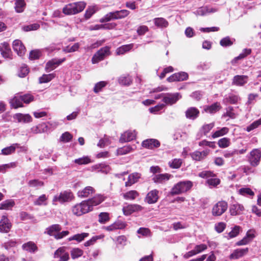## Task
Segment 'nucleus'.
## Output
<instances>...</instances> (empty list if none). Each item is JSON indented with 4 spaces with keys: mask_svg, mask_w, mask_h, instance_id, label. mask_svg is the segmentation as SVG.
Masks as SVG:
<instances>
[{
    "mask_svg": "<svg viewBox=\"0 0 261 261\" xmlns=\"http://www.w3.org/2000/svg\"><path fill=\"white\" fill-rule=\"evenodd\" d=\"M110 220L109 214L106 212L100 213L98 215V221L101 224H105Z\"/></svg>",
    "mask_w": 261,
    "mask_h": 261,
    "instance_id": "nucleus-50",
    "label": "nucleus"
},
{
    "mask_svg": "<svg viewBox=\"0 0 261 261\" xmlns=\"http://www.w3.org/2000/svg\"><path fill=\"white\" fill-rule=\"evenodd\" d=\"M142 207L138 204H130L123 208V212L125 215L128 216L135 211H141Z\"/></svg>",
    "mask_w": 261,
    "mask_h": 261,
    "instance_id": "nucleus-21",
    "label": "nucleus"
},
{
    "mask_svg": "<svg viewBox=\"0 0 261 261\" xmlns=\"http://www.w3.org/2000/svg\"><path fill=\"white\" fill-rule=\"evenodd\" d=\"M15 5V9L17 12L21 13L23 11L25 6L24 0H16Z\"/></svg>",
    "mask_w": 261,
    "mask_h": 261,
    "instance_id": "nucleus-39",
    "label": "nucleus"
},
{
    "mask_svg": "<svg viewBox=\"0 0 261 261\" xmlns=\"http://www.w3.org/2000/svg\"><path fill=\"white\" fill-rule=\"evenodd\" d=\"M218 144L221 148H226L229 145L230 140L227 138H222L218 141Z\"/></svg>",
    "mask_w": 261,
    "mask_h": 261,
    "instance_id": "nucleus-57",
    "label": "nucleus"
},
{
    "mask_svg": "<svg viewBox=\"0 0 261 261\" xmlns=\"http://www.w3.org/2000/svg\"><path fill=\"white\" fill-rule=\"evenodd\" d=\"M239 193L243 196H251L254 195V192L249 188H242L239 189Z\"/></svg>",
    "mask_w": 261,
    "mask_h": 261,
    "instance_id": "nucleus-53",
    "label": "nucleus"
},
{
    "mask_svg": "<svg viewBox=\"0 0 261 261\" xmlns=\"http://www.w3.org/2000/svg\"><path fill=\"white\" fill-rule=\"evenodd\" d=\"M260 159V150L259 149H254L250 152L248 161L251 166L256 167L259 164Z\"/></svg>",
    "mask_w": 261,
    "mask_h": 261,
    "instance_id": "nucleus-7",
    "label": "nucleus"
},
{
    "mask_svg": "<svg viewBox=\"0 0 261 261\" xmlns=\"http://www.w3.org/2000/svg\"><path fill=\"white\" fill-rule=\"evenodd\" d=\"M40 28L38 23H33L29 25L23 27L22 29L24 31L28 32L30 31L37 30Z\"/></svg>",
    "mask_w": 261,
    "mask_h": 261,
    "instance_id": "nucleus-63",
    "label": "nucleus"
},
{
    "mask_svg": "<svg viewBox=\"0 0 261 261\" xmlns=\"http://www.w3.org/2000/svg\"><path fill=\"white\" fill-rule=\"evenodd\" d=\"M47 200V197L45 194L40 196L35 201L34 204L36 205H41L46 204L44 202Z\"/></svg>",
    "mask_w": 261,
    "mask_h": 261,
    "instance_id": "nucleus-64",
    "label": "nucleus"
},
{
    "mask_svg": "<svg viewBox=\"0 0 261 261\" xmlns=\"http://www.w3.org/2000/svg\"><path fill=\"white\" fill-rule=\"evenodd\" d=\"M72 136L68 132L63 133L60 138V141L64 143L68 142L71 140Z\"/></svg>",
    "mask_w": 261,
    "mask_h": 261,
    "instance_id": "nucleus-59",
    "label": "nucleus"
},
{
    "mask_svg": "<svg viewBox=\"0 0 261 261\" xmlns=\"http://www.w3.org/2000/svg\"><path fill=\"white\" fill-rule=\"evenodd\" d=\"M229 131V128L226 127H224L221 128L220 129L216 131L212 135V137L213 138H218L221 136H222L228 133Z\"/></svg>",
    "mask_w": 261,
    "mask_h": 261,
    "instance_id": "nucleus-47",
    "label": "nucleus"
},
{
    "mask_svg": "<svg viewBox=\"0 0 261 261\" xmlns=\"http://www.w3.org/2000/svg\"><path fill=\"white\" fill-rule=\"evenodd\" d=\"M54 257L55 258H59L57 261H67L69 259V254L66 252L64 247L58 248L54 253Z\"/></svg>",
    "mask_w": 261,
    "mask_h": 261,
    "instance_id": "nucleus-11",
    "label": "nucleus"
},
{
    "mask_svg": "<svg viewBox=\"0 0 261 261\" xmlns=\"http://www.w3.org/2000/svg\"><path fill=\"white\" fill-rule=\"evenodd\" d=\"M212 12H213L212 10L209 9L207 7H201L195 11L194 13L197 15L203 16Z\"/></svg>",
    "mask_w": 261,
    "mask_h": 261,
    "instance_id": "nucleus-55",
    "label": "nucleus"
},
{
    "mask_svg": "<svg viewBox=\"0 0 261 261\" xmlns=\"http://www.w3.org/2000/svg\"><path fill=\"white\" fill-rule=\"evenodd\" d=\"M132 150L133 148L130 146H125L119 148L117 150V152L118 155H124L130 152Z\"/></svg>",
    "mask_w": 261,
    "mask_h": 261,
    "instance_id": "nucleus-51",
    "label": "nucleus"
},
{
    "mask_svg": "<svg viewBox=\"0 0 261 261\" xmlns=\"http://www.w3.org/2000/svg\"><path fill=\"white\" fill-rule=\"evenodd\" d=\"M13 48L17 55L20 57L23 56L26 51L24 46L19 40H15L13 41Z\"/></svg>",
    "mask_w": 261,
    "mask_h": 261,
    "instance_id": "nucleus-14",
    "label": "nucleus"
},
{
    "mask_svg": "<svg viewBox=\"0 0 261 261\" xmlns=\"http://www.w3.org/2000/svg\"><path fill=\"white\" fill-rule=\"evenodd\" d=\"M55 77V75L53 73L48 74H43L42 76L39 79V82L40 84L46 83L50 82L52 79Z\"/></svg>",
    "mask_w": 261,
    "mask_h": 261,
    "instance_id": "nucleus-46",
    "label": "nucleus"
},
{
    "mask_svg": "<svg viewBox=\"0 0 261 261\" xmlns=\"http://www.w3.org/2000/svg\"><path fill=\"white\" fill-rule=\"evenodd\" d=\"M109 51L110 48L108 46L101 48L92 57V63L95 64L103 60L106 55L109 54Z\"/></svg>",
    "mask_w": 261,
    "mask_h": 261,
    "instance_id": "nucleus-9",
    "label": "nucleus"
},
{
    "mask_svg": "<svg viewBox=\"0 0 261 261\" xmlns=\"http://www.w3.org/2000/svg\"><path fill=\"white\" fill-rule=\"evenodd\" d=\"M171 175L168 173L160 174L155 175L153 178V181L155 183L162 184L166 181L168 180L171 177Z\"/></svg>",
    "mask_w": 261,
    "mask_h": 261,
    "instance_id": "nucleus-30",
    "label": "nucleus"
},
{
    "mask_svg": "<svg viewBox=\"0 0 261 261\" xmlns=\"http://www.w3.org/2000/svg\"><path fill=\"white\" fill-rule=\"evenodd\" d=\"M66 60L65 58L61 59H53L49 61L46 64L45 70L47 72H50L55 69L58 65Z\"/></svg>",
    "mask_w": 261,
    "mask_h": 261,
    "instance_id": "nucleus-13",
    "label": "nucleus"
},
{
    "mask_svg": "<svg viewBox=\"0 0 261 261\" xmlns=\"http://www.w3.org/2000/svg\"><path fill=\"white\" fill-rule=\"evenodd\" d=\"M12 225L6 216H3L0 221V231L8 232L10 231Z\"/></svg>",
    "mask_w": 261,
    "mask_h": 261,
    "instance_id": "nucleus-16",
    "label": "nucleus"
},
{
    "mask_svg": "<svg viewBox=\"0 0 261 261\" xmlns=\"http://www.w3.org/2000/svg\"><path fill=\"white\" fill-rule=\"evenodd\" d=\"M110 144H111V141L110 140L109 137L106 135H105L104 137L99 140L98 143L97 144V146L102 148Z\"/></svg>",
    "mask_w": 261,
    "mask_h": 261,
    "instance_id": "nucleus-56",
    "label": "nucleus"
},
{
    "mask_svg": "<svg viewBox=\"0 0 261 261\" xmlns=\"http://www.w3.org/2000/svg\"><path fill=\"white\" fill-rule=\"evenodd\" d=\"M188 79V74L185 72H180L173 74L168 77L167 80L169 82L183 81Z\"/></svg>",
    "mask_w": 261,
    "mask_h": 261,
    "instance_id": "nucleus-12",
    "label": "nucleus"
},
{
    "mask_svg": "<svg viewBox=\"0 0 261 261\" xmlns=\"http://www.w3.org/2000/svg\"><path fill=\"white\" fill-rule=\"evenodd\" d=\"M88 233L84 232L80 234H75L73 236L70 237L68 240L69 241L75 240L78 242H80L84 240L85 238L88 237Z\"/></svg>",
    "mask_w": 261,
    "mask_h": 261,
    "instance_id": "nucleus-41",
    "label": "nucleus"
},
{
    "mask_svg": "<svg viewBox=\"0 0 261 261\" xmlns=\"http://www.w3.org/2000/svg\"><path fill=\"white\" fill-rule=\"evenodd\" d=\"M73 198V194L71 191H64L54 196L53 203V204H56V202H59L60 203L68 202L72 200Z\"/></svg>",
    "mask_w": 261,
    "mask_h": 261,
    "instance_id": "nucleus-4",
    "label": "nucleus"
},
{
    "mask_svg": "<svg viewBox=\"0 0 261 261\" xmlns=\"http://www.w3.org/2000/svg\"><path fill=\"white\" fill-rule=\"evenodd\" d=\"M0 50L4 57L8 58L11 51L9 43L6 42L1 43L0 45Z\"/></svg>",
    "mask_w": 261,
    "mask_h": 261,
    "instance_id": "nucleus-32",
    "label": "nucleus"
},
{
    "mask_svg": "<svg viewBox=\"0 0 261 261\" xmlns=\"http://www.w3.org/2000/svg\"><path fill=\"white\" fill-rule=\"evenodd\" d=\"M14 204L15 203L12 200H6L0 204V210H9Z\"/></svg>",
    "mask_w": 261,
    "mask_h": 261,
    "instance_id": "nucleus-45",
    "label": "nucleus"
},
{
    "mask_svg": "<svg viewBox=\"0 0 261 261\" xmlns=\"http://www.w3.org/2000/svg\"><path fill=\"white\" fill-rule=\"evenodd\" d=\"M193 186V182L190 180L180 181L172 188L171 194L173 195L186 192Z\"/></svg>",
    "mask_w": 261,
    "mask_h": 261,
    "instance_id": "nucleus-3",
    "label": "nucleus"
},
{
    "mask_svg": "<svg viewBox=\"0 0 261 261\" xmlns=\"http://www.w3.org/2000/svg\"><path fill=\"white\" fill-rule=\"evenodd\" d=\"M244 206L239 203L231 205L229 208L230 215L232 216H236L240 215L244 211Z\"/></svg>",
    "mask_w": 261,
    "mask_h": 261,
    "instance_id": "nucleus-25",
    "label": "nucleus"
},
{
    "mask_svg": "<svg viewBox=\"0 0 261 261\" xmlns=\"http://www.w3.org/2000/svg\"><path fill=\"white\" fill-rule=\"evenodd\" d=\"M182 161L180 159H174L169 162V166L173 169H178L180 167Z\"/></svg>",
    "mask_w": 261,
    "mask_h": 261,
    "instance_id": "nucleus-48",
    "label": "nucleus"
},
{
    "mask_svg": "<svg viewBox=\"0 0 261 261\" xmlns=\"http://www.w3.org/2000/svg\"><path fill=\"white\" fill-rule=\"evenodd\" d=\"M104 200L105 197L102 195H97L91 199L86 200V201L89 205L90 211H92L94 206H96L100 204Z\"/></svg>",
    "mask_w": 261,
    "mask_h": 261,
    "instance_id": "nucleus-15",
    "label": "nucleus"
},
{
    "mask_svg": "<svg viewBox=\"0 0 261 261\" xmlns=\"http://www.w3.org/2000/svg\"><path fill=\"white\" fill-rule=\"evenodd\" d=\"M80 47V44L79 43H74L72 46H67L63 49V51L65 53H72L76 51Z\"/></svg>",
    "mask_w": 261,
    "mask_h": 261,
    "instance_id": "nucleus-49",
    "label": "nucleus"
},
{
    "mask_svg": "<svg viewBox=\"0 0 261 261\" xmlns=\"http://www.w3.org/2000/svg\"><path fill=\"white\" fill-rule=\"evenodd\" d=\"M199 113V111L195 107H190L185 112L186 118L192 120L197 118Z\"/></svg>",
    "mask_w": 261,
    "mask_h": 261,
    "instance_id": "nucleus-22",
    "label": "nucleus"
},
{
    "mask_svg": "<svg viewBox=\"0 0 261 261\" xmlns=\"http://www.w3.org/2000/svg\"><path fill=\"white\" fill-rule=\"evenodd\" d=\"M221 108L220 103L217 102L210 106L205 107L204 111L210 113H214L218 111Z\"/></svg>",
    "mask_w": 261,
    "mask_h": 261,
    "instance_id": "nucleus-35",
    "label": "nucleus"
},
{
    "mask_svg": "<svg viewBox=\"0 0 261 261\" xmlns=\"http://www.w3.org/2000/svg\"><path fill=\"white\" fill-rule=\"evenodd\" d=\"M181 98V95L179 93H166L164 94L162 100L166 105H172Z\"/></svg>",
    "mask_w": 261,
    "mask_h": 261,
    "instance_id": "nucleus-8",
    "label": "nucleus"
},
{
    "mask_svg": "<svg viewBox=\"0 0 261 261\" xmlns=\"http://www.w3.org/2000/svg\"><path fill=\"white\" fill-rule=\"evenodd\" d=\"M13 118L18 122L29 123L32 121V117L29 114L17 113L14 115Z\"/></svg>",
    "mask_w": 261,
    "mask_h": 261,
    "instance_id": "nucleus-24",
    "label": "nucleus"
},
{
    "mask_svg": "<svg viewBox=\"0 0 261 261\" xmlns=\"http://www.w3.org/2000/svg\"><path fill=\"white\" fill-rule=\"evenodd\" d=\"M155 25L159 28H166L168 25V22L164 18H155L153 19Z\"/></svg>",
    "mask_w": 261,
    "mask_h": 261,
    "instance_id": "nucleus-38",
    "label": "nucleus"
},
{
    "mask_svg": "<svg viewBox=\"0 0 261 261\" xmlns=\"http://www.w3.org/2000/svg\"><path fill=\"white\" fill-rule=\"evenodd\" d=\"M248 252V248H245L243 249H237L230 255L229 258L230 259H237L243 257L246 255Z\"/></svg>",
    "mask_w": 261,
    "mask_h": 261,
    "instance_id": "nucleus-20",
    "label": "nucleus"
},
{
    "mask_svg": "<svg viewBox=\"0 0 261 261\" xmlns=\"http://www.w3.org/2000/svg\"><path fill=\"white\" fill-rule=\"evenodd\" d=\"M139 196V193L135 190L129 191L123 194V197L126 200H134Z\"/></svg>",
    "mask_w": 261,
    "mask_h": 261,
    "instance_id": "nucleus-40",
    "label": "nucleus"
},
{
    "mask_svg": "<svg viewBox=\"0 0 261 261\" xmlns=\"http://www.w3.org/2000/svg\"><path fill=\"white\" fill-rule=\"evenodd\" d=\"M228 208V204L225 201H219L213 207L212 214L214 216H220Z\"/></svg>",
    "mask_w": 261,
    "mask_h": 261,
    "instance_id": "nucleus-6",
    "label": "nucleus"
},
{
    "mask_svg": "<svg viewBox=\"0 0 261 261\" xmlns=\"http://www.w3.org/2000/svg\"><path fill=\"white\" fill-rule=\"evenodd\" d=\"M136 136V133L135 130H128L121 135L119 141L121 143L130 141L135 138Z\"/></svg>",
    "mask_w": 261,
    "mask_h": 261,
    "instance_id": "nucleus-18",
    "label": "nucleus"
},
{
    "mask_svg": "<svg viewBox=\"0 0 261 261\" xmlns=\"http://www.w3.org/2000/svg\"><path fill=\"white\" fill-rule=\"evenodd\" d=\"M159 191L154 189L150 191L146 195L145 200L149 204L156 203L159 199Z\"/></svg>",
    "mask_w": 261,
    "mask_h": 261,
    "instance_id": "nucleus-17",
    "label": "nucleus"
},
{
    "mask_svg": "<svg viewBox=\"0 0 261 261\" xmlns=\"http://www.w3.org/2000/svg\"><path fill=\"white\" fill-rule=\"evenodd\" d=\"M129 13L130 12L125 9L109 12L101 18L99 21L100 22L103 23L113 19H122L127 17Z\"/></svg>",
    "mask_w": 261,
    "mask_h": 261,
    "instance_id": "nucleus-2",
    "label": "nucleus"
},
{
    "mask_svg": "<svg viewBox=\"0 0 261 261\" xmlns=\"http://www.w3.org/2000/svg\"><path fill=\"white\" fill-rule=\"evenodd\" d=\"M133 44L122 45L117 49L116 53L118 55H123L129 51L133 47Z\"/></svg>",
    "mask_w": 261,
    "mask_h": 261,
    "instance_id": "nucleus-37",
    "label": "nucleus"
},
{
    "mask_svg": "<svg viewBox=\"0 0 261 261\" xmlns=\"http://www.w3.org/2000/svg\"><path fill=\"white\" fill-rule=\"evenodd\" d=\"M89 212H90V208L86 200L75 204L72 207L73 214L77 216H82Z\"/></svg>",
    "mask_w": 261,
    "mask_h": 261,
    "instance_id": "nucleus-5",
    "label": "nucleus"
},
{
    "mask_svg": "<svg viewBox=\"0 0 261 261\" xmlns=\"http://www.w3.org/2000/svg\"><path fill=\"white\" fill-rule=\"evenodd\" d=\"M99 9L96 6H89L85 12V18L86 19H89Z\"/></svg>",
    "mask_w": 261,
    "mask_h": 261,
    "instance_id": "nucleus-36",
    "label": "nucleus"
},
{
    "mask_svg": "<svg viewBox=\"0 0 261 261\" xmlns=\"http://www.w3.org/2000/svg\"><path fill=\"white\" fill-rule=\"evenodd\" d=\"M83 251L79 248L73 249L71 251V255L73 259L81 256L83 255Z\"/></svg>",
    "mask_w": 261,
    "mask_h": 261,
    "instance_id": "nucleus-62",
    "label": "nucleus"
},
{
    "mask_svg": "<svg viewBox=\"0 0 261 261\" xmlns=\"http://www.w3.org/2000/svg\"><path fill=\"white\" fill-rule=\"evenodd\" d=\"M47 129V126L45 123H43L32 128V131L35 134L42 133Z\"/></svg>",
    "mask_w": 261,
    "mask_h": 261,
    "instance_id": "nucleus-43",
    "label": "nucleus"
},
{
    "mask_svg": "<svg viewBox=\"0 0 261 261\" xmlns=\"http://www.w3.org/2000/svg\"><path fill=\"white\" fill-rule=\"evenodd\" d=\"M19 147V144L17 143L13 144L9 147H5L2 150L1 154L4 155H9L14 153L16 148Z\"/></svg>",
    "mask_w": 261,
    "mask_h": 261,
    "instance_id": "nucleus-33",
    "label": "nucleus"
},
{
    "mask_svg": "<svg viewBox=\"0 0 261 261\" xmlns=\"http://www.w3.org/2000/svg\"><path fill=\"white\" fill-rule=\"evenodd\" d=\"M209 151L208 149L202 151H195L192 153L191 155L193 160L199 161L204 159L208 154Z\"/></svg>",
    "mask_w": 261,
    "mask_h": 261,
    "instance_id": "nucleus-23",
    "label": "nucleus"
},
{
    "mask_svg": "<svg viewBox=\"0 0 261 261\" xmlns=\"http://www.w3.org/2000/svg\"><path fill=\"white\" fill-rule=\"evenodd\" d=\"M140 177L141 174L138 172L130 174L128 177V180L125 182V186H131L132 185L137 182Z\"/></svg>",
    "mask_w": 261,
    "mask_h": 261,
    "instance_id": "nucleus-29",
    "label": "nucleus"
},
{
    "mask_svg": "<svg viewBox=\"0 0 261 261\" xmlns=\"http://www.w3.org/2000/svg\"><path fill=\"white\" fill-rule=\"evenodd\" d=\"M91 159L88 156H83L74 160V162L78 165H86L91 162Z\"/></svg>",
    "mask_w": 261,
    "mask_h": 261,
    "instance_id": "nucleus-54",
    "label": "nucleus"
},
{
    "mask_svg": "<svg viewBox=\"0 0 261 261\" xmlns=\"http://www.w3.org/2000/svg\"><path fill=\"white\" fill-rule=\"evenodd\" d=\"M119 84L123 85H129L132 82V79L130 76L122 75L118 80Z\"/></svg>",
    "mask_w": 261,
    "mask_h": 261,
    "instance_id": "nucleus-44",
    "label": "nucleus"
},
{
    "mask_svg": "<svg viewBox=\"0 0 261 261\" xmlns=\"http://www.w3.org/2000/svg\"><path fill=\"white\" fill-rule=\"evenodd\" d=\"M214 122L204 124L201 127V132L205 135L214 127Z\"/></svg>",
    "mask_w": 261,
    "mask_h": 261,
    "instance_id": "nucleus-58",
    "label": "nucleus"
},
{
    "mask_svg": "<svg viewBox=\"0 0 261 261\" xmlns=\"http://www.w3.org/2000/svg\"><path fill=\"white\" fill-rule=\"evenodd\" d=\"M107 82L101 81L96 83L94 87L93 91L95 93H97L101 90V89L107 85Z\"/></svg>",
    "mask_w": 261,
    "mask_h": 261,
    "instance_id": "nucleus-60",
    "label": "nucleus"
},
{
    "mask_svg": "<svg viewBox=\"0 0 261 261\" xmlns=\"http://www.w3.org/2000/svg\"><path fill=\"white\" fill-rule=\"evenodd\" d=\"M10 103L11 106L14 109L23 107L21 96H15L10 100Z\"/></svg>",
    "mask_w": 261,
    "mask_h": 261,
    "instance_id": "nucleus-31",
    "label": "nucleus"
},
{
    "mask_svg": "<svg viewBox=\"0 0 261 261\" xmlns=\"http://www.w3.org/2000/svg\"><path fill=\"white\" fill-rule=\"evenodd\" d=\"M238 100L239 97L238 96L234 95H230L227 97H226L223 99V102L226 105H227L228 103L235 104L238 102Z\"/></svg>",
    "mask_w": 261,
    "mask_h": 261,
    "instance_id": "nucleus-42",
    "label": "nucleus"
},
{
    "mask_svg": "<svg viewBox=\"0 0 261 261\" xmlns=\"http://www.w3.org/2000/svg\"><path fill=\"white\" fill-rule=\"evenodd\" d=\"M261 125V118L258 120H257L253 122H252L251 124L247 126L245 130L250 132V131L253 130L254 129L258 127V126Z\"/></svg>",
    "mask_w": 261,
    "mask_h": 261,
    "instance_id": "nucleus-52",
    "label": "nucleus"
},
{
    "mask_svg": "<svg viewBox=\"0 0 261 261\" xmlns=\"http://www.w3.org/2000/svg\"><path fill=\"white\" fill-rule=\"evenodd\" d=\"M248 76L246 75H236L233 77L232 84L242 86L247 82Z\"/></svg>",
    "mask_w": 261,
    "mask_h": 261,
    "instance_id": "nucleus-28",
    "label": "nucleus"
},
{
    "mask_svg": "<svg viewBox=\"0 0 261 261\" xmlns=\"http://www.w3.org/2000/svg\"><path fill=\"white\" fill-rule=\"evenodd\" d=\"M255 231L254 229L249 230L244 237L241 240L236 243V245L242 246L245 245L250 242L255 237Z\"/></svg>",
    "mask_w": 261,
    "mask_h": 261,
    "instance_id": "nucleus-10",
    "label": "nucleus"
},
{
    "mask_svg": "<svg viewBox=\"0 0 261 261\" xmlns=\"http://www.w3.org/2000/svg\"><path fill=\"white\" fill-rule=\"evenodd\" d=\"M142 145L143 147L148 149H153L159 147L160 143L156 139H149L143 141L142 143Z\"/></svg>",
    "mask_w": 261,
    "mask_h": 261,
    "instance_id": "nucleus-19",
    "label": "nucleus"
},
{
    "mask_svg": "<svg viewBox=\"0 0 261 261\" xmlns=\"http://www.w3.org/2000/svg\"><path fill=\"white\" fill-rule=\"evenodd\" d=\"M28 185L31 187H42L44 186V182L38 179H33L28 182Z\"/></svg>",
    "mask_w": 261,
    "mask_h": 261,
    "instance_id": "nucleus-61",
    "label": "nucleus"
},
{
    "mask_svg": "<svg viewBox=\"0 0 261 261\" xmlns=\"http://www.w3.org/2000/svg\"><path fill=\"white\" fill-rule=\"evenodd\" d=\"M61 230V227L59 224H54L46 229V232L49 236H54Z\"/></svg>",
    "mask_w": 261,
    "mask_h": 261,
    "instance_id": "nucleus-34",
    "label": "nucleus"
},
{
    "mask_svg": "<svg viewBox=\"0 0 261 261\" xmlns=\"http://www.w3.org/2000/svg\"><path fill=\"white\" fill-rule=\"evenodd\" d=\"M23 250L30 253H35L38 250V247L35 243L32 241H29L23 244L22 246Z\"/></svg>",
    "mask_w": 261,
    "mask_h": 261,
    "instance_id": "nucleus-27",
    "label": "nucleus"
},
{
    "mask_svg": "<svg viewBox=\"0 0 261 261\" xmlns=\"http://www.w3.org/2000/svg\"><path fill=\"white\" fill-rule=\"evenodd\" d=\"M83 2L70 3L66 5L63 9V13L65 15H73L82 12L86 7Z\"/></svg>",
    "mask_w": 261,
    "mask_h": 261,
    "instance_id": "nucleus-1",
    "label": "nucleus"
},
{
    "mask_svg": "<svg viewBox=\"0 0 261 261\" xmlns=\"http://www.w3.org/2000/svg\"><path fill=\"white\" fill-rule=\"evenodd\" d=\"M94 192L95 190L93 187L91 186H88L85 188L84 189L79 191L77 192V196L81 198L87 197L89 196L92 195Z\"/></svg>",
    "mask_w": 261,
    "mask_h": 261,
    "instance_id": "nucleus-26",
    "label": "nucleus"
}]
</instances>
